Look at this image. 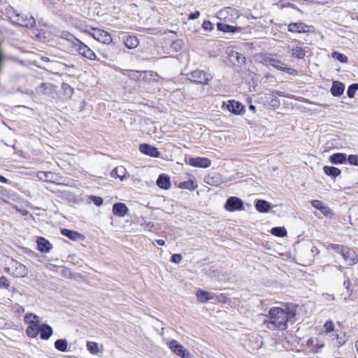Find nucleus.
I'll use <instances>...</instances> for the list:
<instances>
[{
    "instance_id": "obj_1",
    "label": "nucleus",
    "mask_w": 358,
    "mask_h": 358,
    "mask_svg": "<svg viewBox=\"0 0 358 358\" xmlns=\"http://www.w3.org/2000/svg\"><path fill=\"white\" fill-rule=\"evenodd\" d=\"M295 315V310L286 311L281 308L273 307L266 315L268 319H266L264 322L269 329L285 330L287 328L289 319Z\"/></svg>"
},
{
    "instance_id": "obj_2",
    "label": "nucleus",
    "mask_w": 358,
    "mask_h": 358,
    "mask_svg": "<svg viewBox=\"0 0 358 358\" xmlns=\"http://www.w3.org/2000/svg\"><path fill=\"white\" fill-rule=\"evenodd\" d=\"M6 13L13 24L27 28H32L36 24V20L34 17L21 13L13 7L8 8Z\"/></svg>"
},
{
    "instance_id": "obj_3",
    "label": "nucleus",
    "mask_w": 358,
    "mask_h": 358,
    "mask_svg": "<svg viewBox=\"0 0 358 358\" xmlns=\"http://www.w3.org/2000/svg\"><path fill=\"white\" fill-rule=\"evenodd\" d=\"M185 76L191 82L206 85H208L209 82L213 78L211 73L199 69L192 71L187 73Z\"/></svg>"
},
{
    "instance_id": "obj_4",
    "label": "nucleus",
    "mask_w": 358,
    "mask_h": 358,
    "mask_svg": "<svg viewBox=\"0 0 358 358\" xmlns=\"http://www.w3.org/2000/svg\"><path fill=\"white\" fill-rule=\"evenodd\" d=\"M217 17L225 22L234 23L239 17V11L231 7H225L217 13Z\"/></svg>"
},
{
    "instance_id": "obj_5",
    "label": "nucleus",
    "mask_w": 358,
    "mask_h": 358,
    "mask_svg": "<svg viewBox=\"0 0 358 358\" xmlns=\"http://www.w3.org/2000/svg\"><path fill=\"white\" fill-rule=\"evenodd\" d=\"M92 31L89 32V35L95 40L106 45L111 43L113 39L108 32L96 28H92Z\"/></svg>"
},
{
    "instance_id": "obj_6",
    "label": "nucleus",
    "mask_w": 358,
    "mask_h": 358,
    "mask_svg": "<svg viewBox=\"0 0 358 358\" xmlns=\"http://www.w3.org/2000/svg\"><path fill=\"white\" fill-rule=\"evenodd\" d=\"M74 48H76L78 52L84 57L90 60L96 59V55L94 51L80 40H77V42L74 43Z\"/></svg>"
},
{
    "instance_id": "obj_7",
    "label": "nucleus",
    "mask_w": 358,
    "mask_h": 358,
    "mask_svg": "<svg viewBox=\"0 0 358 358\" xmlns=\"http://www.w3.org/2000/svg\"><path fill=\"white\" fill-rule=\"evenodd\" d=\"M224 208L229 212L242 210L244 209L243 201L238 197L230 196L226 201Z\"/></svg>"
},
{
    "instance_id": "obj_8",
    "label": "nucleus",
    "mask_w": 358,
    "mask_h": 358,
    "mask_svg": "<svg viewBox=\"0 0 358 358\" xmlns=\"http://www.w3.org/2000/svg\"><path fill=\"white\" fill-rule=\"evenodd\" d=\"M287 30L292 33H310L314 31V27L302 22H298L290 23L288 25Z\"/></svg>"
},
{
    "instance_id": "obj_9",
    "label": "nucleus",
    "mask_w": 358,
    "mask_h": 358,
    "mask_svg": "<svg viewBox=\"0 0 358 358\" xmlns=\"http://www.w3.org/2000/svg\"><path fill=\"white\" fill-rule=\"evenodd\" d=\"M169 347L173 353L181 357L182 358H191V355L187 350H186L177 341L172 340L169 343Z\"/></svg>"
},
{
    "instance_id": "obj_10",
    "label": "nucleus",
    "mask_w": 358,
    "mask_h": 358,
    "mask_svg": "<svg viewBox=\"0 0 358 358\" xmlns=\"http://www.w3.org/2000/svg\"><path fill=\"white\" fill-rule=\"evenodd\" d=\"M341 256L348 265L352 266L358 262V255L355 250L348 246Z\"/></svg>"
},
{
    "instance_id": "obj_11",
    "label": "nucleus",
    "mask_w": 358,
    "mask_h": 358,
    "mask_svg": "<svg viewBox=\"0 0 358 358\" xmlns=\"http://www.w3.org/2000/svg\"><path fill=\"white\" fill-rule=\"evenodd\" d=\"M188 164L194 167L208 168L211 164V161L206 157H190Z\"/></svg>"
},
{
    "instance_id": "obj_12",
    "label": "nucleus",
    "mask_w": 358,
    "mask_h": 358,
    "mask_svg": "<svg viewBox=\"0 0 358 358\" xmlns=\"http://www.w3.org/2000/svg\"><path fill=\"white\" fill-rule=\"evenodd\" d=\"M139 150L143 154L152 157H159L160 155V152L156 147L147 143L141 144L139 146Z\"/></svg>"
},
{
    "instance_id": "obj_13",
    "label": "nucleus",
    "mask_w": 358,
    "mask_h": 358,
    "mask_svg": "<svg viewBox=\"0 0 358 358\" xmlns=\"http://www.w3.org/2000/svg\"><path fill=\"white\" fill-rule=\"evenodd\" d=\"M113 213L115 216L123 217L128 215L129 210L124 203H115L113 206Z\"/></svg>"
},
{
    "instance_id": "obj_14",
    "label": "nucleus",
    "mask_w": 358,
    "mask_h": 358,
    "mask_svg": "<svg viewBox=\"0 0 358 358\" xmlns=\"http://www.w3.org/2000/svg\"><path fill=\"white\" fill-rule=\"evenodd\" d=\"M310 203L313 208L320 210L325 216L332 215L331 208L322 201L320 200H312Z\"/></svg>"
},
{
    "instance_id": "obj_15",
    "label": "nucleus",
    "mask_w": 358,
    "mask_h": 358,
    "mask_svg": "<svg viewBox=\"0 0 358 358\" xmlns=\"http://www.w3.org/2000/svg\"><path fill=\"white\" fill-rule=\"evenodd\" d=\"M227 109L234 114L239 115L244 110V106L239 101L230 100L228 101Z\"/></svg>"
},
{
    "instance_id": "obj_16",
    "label": "nucleus",
    "mask_w": 358,
    "mask_h": 358,
    "mask_svg": "<svg viewBox=\"0 0 358 358\" xmlns=\"http://www.w3.org/2000/svg\"><path fill=\"white\" fill-rule=\"evenodd\" d=\"M345 90V85L340 81L336 80L332 83L330 92L334 96H341Z\"/></svg>"
},
{
    "instance_id": "obj_17",
    "label": "nucleus",
    "mask_w": 358,
    "mask_h": 358,
    "mask_svg": "<svg viewBox=\"0 0 358 358\" xmlns=\"http://www.w3.org/2000/svg\"><path fill=\"white\" fill-rule=\"evenodd\" d=\"M125 46L129 49H133L138 46L139 41L136 36L125 34L122 37Z\"/></svg>"
},
{
    "instance_id": "obj_18",
    "label": "nucleus",
    "mask_w": 358,
    "mask_h": 358,
    "mask_svg": "<svg viewBox=\"0 0 358 358\" xmlns=\"http://www.w3.org/2000/svg\"><path fill=\"white\" fill-rule=\"evenodd\" d=\"M156 183L159 187L166 190L169 189L171 186L169 176L164 173L159 176Z\"/></svg>"
},
{
    "instance_id": "obj_19",
    "label": "nucleus",
    "mask_w": 358,
    "mask_h": 358,
    "mask_svg": "<svg viewBox=\"0 0 358 358\" xmlns=\"http://www.w3.org/2000/svg\"><path fill=\"white\" fill-rule=\"evenodd\" d=\"M36 243L38 250L42 252H48L52 248V245L43 237H38L37 238Z\"/></svg>"
},
{
    "instance_id": "obj_20",
    "label": "nucleus",
    "mask_w": 358,
    "mask_h": 358,
    "mask_svg": "<svg viewBox=\"0 0 358 358\" xmlns=\"http://www.w3.org/2000/svg\"><path fill=\"white\" fill-rule=\"evenodd\" d=\"M217 28L219 31L224 33H236L241 30V27L227 24L226 23H217Z\"/></svg>"
},
{
    "instance_id": "obj_21",
    "label": "nucleus",
    "mask_w": 358,
    "mask_h": 358,
    "mask_svg": "<svg viewBox=\"0 0 358 358\" xmlns=\"http://www.w3.org/2000/svg\"><path fill=\"white\" fill-rule=\"evenodd\" d=\"M61 234L72 241H79L84 238V236L80 233L69 229H62Z\"/></svg>"
},
{
    "instance_id": "obj_22",
    "label": "nucleus",
    "mask_w": 358,
    "mask_h": 358,
    "mask_svg": "<svg viewBox=\"0 0 358 358\" xmlns=\"http://www.w3.org/2000/svg\"><path fill=\"white\" fill-rule=\"evenodd\" d=\"M38 333H40L41 339L48 340L52 335L53 331L52 328L50 325L47 324H42L41 325H39Z\"/></svg>"
},
{
    "instance_id": "obj_23",
    "label": "nucleus",
    "mask_w": 358,
    "mask_h": 358,
    "mask_svg": "<svg viewBox=\"0 0 358 358\" xmlns=\"http://www.w3.org/2000/svg\"><path fill=\"white\" fill-rule=\"evenodd\" d=\"M196 296L201 303H206L214 299L215 294L199 289L196 291Z\"/></svg>"
},
{
    "instance_id": "obj_24",
    "label": "nucleus",
    "mask_w": 358,
    "mask_h": 358,
    "mask_svg": "<svg viewBox=\"0 0 358 358\" xmlns=\"http://www.w3.org/2000/svg\"><path fill=\"white\" fill-rule=\"evenodd\" d=\"M256 210L262 213H268L271 208V203L264 199H258L255 204Z\"/></svg>"
},
{
    "instance_id": "obj_25",
    "label": "nucleus",
    "mask_w": 358,
    "mask_h": 358,
    "mask_svg": "<svg viewBox=\"0 0 358 358\" xmlns=\"http://www.w3.org/2000/svg\"><path fill=\"white\" fill-rule=\"evenodd\" d=\"M126 173V169L124 166H120L113 169L110 173V176L113 178H118L121 181H123L127 178Z\"/></svg>"
},
{
    "instance_id": "obj_26",
    "label": "nucleus",
    "mask_w": 358,
    "mask_h": 358,
    "mask_svg": "<svg viewBox=\"0 0 358 358\" xmlns=\"http://www.w3.org/2000/svg\"><path fill=\"white\" fill-rule=\"evenodd\" d=\"M289 52L293 57L296 59H303L306 54V50L299 46L288 47Z\"/></svg>"
},
{
    "instance_id": "obj_27",
    "label": "nucleus",
    "mask_w": 358,
    "mask_h": 358,
    "mask_svg": "<svg viewBox=\"0 0 358 358\" xmlns=\"http://www.w3.org/2000/svg\"><path fill=\"white\" fill-rule=\"evenodd\" d=\"M329 161L334 164H341L347 161V155L345 153H334L329 157Z\"/></svg>"
},
{
    "instance_id": "obj_28",
    "label": "nucleus",
    "mask_w": 358,
    "mask_h": 358,
    "mask_svg": "<svg viewBox=\"0 0 358 358\" xmlns=\"http://www.w3.org/2000/svg\"><path fill=\"white\" fill-rule=\"evenodd\" d=\"M138 72L140 73V76L143 75V80L146 82H150L152 78L155 81L157 82L158 79L159 78V76L155 71H141Z\"/></svg>"
},
{
    "instance_id": "obj_29",
    "label": "nucleus",
    "mask_w": 358,
    "mask_h": 358,
    "mask_svg": "<svg viewBox=\"0 0 358 358\" xmlns=\"http://www.w3.org/2000/svg\"><path fill=\"white\" fill-rule=\"evenodd\" d=\"M265 62L268 65L282 71H283L284 67L285 66V64L282 61L273 57H267L265 59Z\"/></svg>"
},
{
    "instance_id": "obj_30",
    "label": "nucleus",
    "mask_w": 358,
    "mask_h": 358,
    "mask_svg": "<svg viewBox=\"0 0 358 358\" xmlns=\"http://www.w3.org/2000/svg\"><path fill=\"white\" fill-rule=\"evenodd\" d=\"M323 171L327 176H330L332 178H336L341 173V171L338 168L331 166H324L323 167Z\"/></svg>"
},
{
    "instance_id": "obj_31",
    "label": "nucleus",
    "mask_w": 358,
    "mask_h": 358,
    "mask_svg": "<svg viewBox=\"0 0 358 358\" xmlns=\"http://www.w3.org/2000/svg\"><path fill=\"white\" fill-rule=\"evenodd\" d=\"M24 321L25 323L29 325H38L39 317L38 315L34 313H27L24 317Z\"/></svg>"
},
{
    "instance_id": "obj_32",
    "label": "nucleus",
    "mask_w": 358,
    "mask_h": 358,
    "mask_svg": "<svg viewBox=\"0 0 358 358\" xmlns=\"http://www.w3.org/2000/svg\"><path fill=\"white\" fill-rule=\"evenodd\" d=\"M55 348L60 352H66L68 348V341H66V339H57L55 342Z\"/></svg>"
},
{
    "instance_id": "obj_33",
    "label": "nucleus",
    "mask_w": 358,
    "mask_h": 358,
    "mask_svg": "<svg viewBox=\"0 0 358 358\" xmlns=\"http://www.w3.org/2000/svg\"><path fill=\"white\" fill-rule=\"evenodd\" d=\"M37 177L39 180L45 182H52L54 173L52 172L40 171L37 173Z\"/></svg>"
},
{
    "instance_id": "obj_34",
    "label": "nucleus",
    "mask_w": 358,
    "mask_h": 358,
    "mask_svg": "<svg viewBox=\"0 0 358 358\" xmlns=\"http://www.w3.org/2000/svg\"><path fill=\"white\" fill-rule=\"evenodd\" d=\"M39 332V324L38 325H29L26 329V334L29 338H36Z\"/></svg>"
},
{
    "instance_id": "obj_35",
    "label": "nucleus",
    "mask_w": 358,
    "mask_h": 358,
    "mask_svg": "<svg viewBox=\"0 0 358 358\" xmlns=\"http://www.w3.org/2000/svg\"><path fill=\"white\" fill-rule=\"evenodd\" d=\"M271 234L278 237H285L287 236V230L283 227H275L271 230Z\"/></svg>"
},
{
    "instance_id": "obj_36",
    "label": "nucleus",
    "mask_w": 358,
    "mask_h": 358,
    "mask_svg": "<svg viewBox=\"0 0 358 358\" xmlns=\"http://www.w3.org/2000/svg\"><path fill=\"white\" fill-rule=\"evenodd\" d=\"M334 334H332L331 336H334ZM335 336H336V343H335V345L336 347H340L343 345H344L346 341H348V337L346 336V334L345 333H341L340 334H335Z\"/></svg>"
},
{
    "instance_id": "obj_37",
    "label": "nucleus",
    "mask_w": 358,
    "mask_h": 358,
    "mask_svg": "<svg viewBox=\"0 0 358 358\" xmlns=\"http://www.w3.org/2000/svg\"><path fill=\"white\" fill-rule=\"evenodd\" d=\"M60 37L63 39H65L71 43H72L73 46L74 47V43L77 42V40H79L76 36H74L72 34L66 31H62L60 34Z\"/></svg>"
},
{
    "instance_id": "obj_38",
    "label": "nucleus",
    "mask_w": 358,
    "mask_h": 358,
    "mask_svg": "<svg viewBox=\"0 0 358 358\" xmlns=\"http://www.w3.org/2000/svg\"><path fill=\"white\" fill-rule=\"evenodd\" d=\"M347 246L339 245V244H334V243H329L327 248V250H333L336 253L340 254L342 255V254L344 252L345 249Z\"/></svg>"
},
{
    "instance_id": "obj_39",
    "label": "nucleus",
    "mask_w": 358,
    "mask_h": 358,
    "mask_svg": "<svg viewBox=\"0 0 358 358\" xmlns=\"http://www.w3.org/2000/svg\"><path fill=\"white\" fill-rule=\"evenodd\" d=\"M178 187L180 189L194 190L197 187V185L194 184V181L189 180L180 182Z\"/></svg>"
},
{
    "instance_id": "obj_40",
    "label": "nucleus",
    "mask_w": 358,
    "mask_h": 358,
    "mask_svg": "<svg viewBox=\"0 0 358 358\" xmlns=\"http://www.w3.org/2000/svg\"><path fill=\"white\" fill-rule=\"evenodd\" d=\"M16 264H17V266H16V275L17 277H24L25 275H27L28 273V271L26 268L25 266H24L23 264H19V263H17L16 262Z\"/></svg>"
},
{
    "instance_id": "obj_41",
    "label": "nucleus",
    "mask_w": 358,
    "mask_h": 358,
    "mask_svg": "<svg viewBox=\"0 0 358 358\" xmlns=\"http://www.w3.org/2000/svg\"><path fill=\"white\" fill-rule=\"evenodd\" d=\"M87 348L91 354L96 355L99 352L98 343L92 341H87Z\"/></svg>"
},
{
    "instance_id": "obj_42",
    "label": "nucleus",
    "mask_w": 358,
    "mask_h": 358,
    "mask_svg": "<svg viewBox=\"0 0 358 358\" xmlns=\"http://www.w3.org/2000/svg\"><path fill=\"white\" fill-rule=\"evenodd\" d=\"M331 56L334 59H336L341 63H347L348 61V59L345 55L337 51L333 52Z\"/></svg>"
},
{
    "instance_id": "obj_43",
    "label": "nucleus",
    "mask_w": 358,
    "mask_h": 358,
    "mask_svg": "<svg viewBox=\"0 0 358 358\" xmlns=\"http://www.w3.org/2000/svg\"><path fill=\"white\" fill-rule=\"evenodd\" d=\"M358 90V83L351 84L347 90V95L349 98L355 97L356 92Z\"/></svg>"
},
{
    "instance_id": "obj_44",
    "label": "nucleus",
    "mask_w": 358,
    "mask_h": 358,
    "mask_svg": "<svg viewBox=\"0 0 358 358\" xmlns=\"http://www.w3.org/2000/svg\"><path fill=\"white\" fill-rule=\"evenodd\" d=\"M171 48L176 52L180 51L182 48V42L181 40L173 41L171 44Z\"/></svg>"
},
{
    "instance_id": "obj_45",
    "label": "nucleus",
    "mask_w": 358,
    "mask_h": 358,
    "mask_svg": "<svg viewBox=\"0 0 358 358\" xmlns=\"http://www.w3.org/2000/svg\"><path fill=\"white\" fill-rule=\"evenodd\" d=\"M231 57H235L237 64L240 65L245 63V57L243 54L235 52L231 55Z\"/></svg>"
},
{
    "instance_id": "obj_46",
    "label": "nucleus",
    "mask_w": 358,
    "mask_h": 358,
    "mask_svg": "<svg viewBox=\"0 0 358 358\" xmlns=\"http://www.w3.org/2000/svg\"><path fill=\"white\" fill-rule=\"evenodd\" d=\"M347 161L350 165L358 166V155H350L347 157Z\"/></svg>"
},
{
    "instance_id": "obj_47",
    "label": "nucleus",
    "mask_w": 358,
    "mask_h": 358,
    "mask_svg": "<svg viewBox=\"0 0 358 358\" xmlns=\"http://www.w3.org/2000/svg\"><path fill=\"white\" fill-rule=\"evenodd\" d=\"M90 200L92 202H93L94 204H95L96 206H100L103 203V199L101 197L97 196H90Z\"/></svg>"
},
{
    "instance_id": "obj_48",
    "label": "nucleus",
    "mask_w": 358,
    "mask_h": 358,
    "mask_svg": "<svg viewBox=\"0 0 358 358\" xmlns=\"http://www.w3.org/2000/svg\"><path fill=\"white\" fill-rule=\"evenodd\" d=\"M324 328L327 333H331V332L334 331V322L331 320L327 321L324 325Z\"/></svg>"
},
{
    "instance_id": "obj_49",
    "label": "nucleus",
    "mask_w": 358,
    "mask_h": 358,
    "mask_svg": "<svg viewBox=\"0 0 358 358\" xmlns=\"http://www.w3.org/2000/svg\"><path fill=\"white\" fill-rule=\"evenodd\" d=\"M10 287V283L8 280L4 277L2 276L0 278V288L1 289H8Z\"/></svg>"
},
{
    "instance_id": "obj_50",
    "label": "nucleus",
    "mask_w": 358,
    "mask_h": 358,
    "mask_svg": "<svg viewBox=\"0 0 358 358\" xmlns=\"http://www.w3.org/2000/svg\"><path fill=\"white\" fill-rule=\"evenodd\" d=\"M202 28L207 31H210L213 29L214 27L213 23L209 20H204L202 24Z\"/></svg>"
},
{
    "instance_id": "obj_51",
    "label": "nucleus",
    "mask_w": 358,
    "mask_h": 358,
    "mask_svg": "<svg viewBox=\"0 0 358 358\" xmlns=\"http://www.w3.org/2000/svg\"><path fill=\"white\" fill-rule=\"evenodd\" d=\"M344 277H345V280L343 282V285L345 287L348 292L350 295L352 293V289L350 287V280L349 277L347 276L346 273H344Z\"/></svg>"
},
{
    "instance_id": "obj_52",
    "label": "nucleus",
    "mask_w": 358,
    "mask_h": 358,
    "mask_svg": "<svg viewBox=\"0 0 358 358\" xmlns=\"http://www.w3.org/2000/svg\"><path fill=\"white\" fill-rule=\"evenodd\" d=\"M282 71L286 72L287 73H288L291 76H296L298 75V71L296 69L289 68V67H287L286 65L285 66Z\"/></svg>"
},
{
    "instance_id": "obj_53",
    "label": "nucleus",
    "mask_w": 358,
    "mask_h": 358,
    "mask_svg": "<svg viewBox=\"0 0 358 358\" xmlns=\"http://www.w3.org/2000/svg\"><path fill=\"white\" fill-rule=\"evenodd\" d=\"M182 257L180 254H174L171 257V261L173 263L178 264L181 262Z\"/></svg>"
},
{
    "instance_id": "obj_54",
    "label": "nucleus",
    "mask_w": 358,
    "mask_h": 358,
    "mask_svg": "<svg viewBox=\"0 0 358 358\" xmlns=\"http://www.w3.org/2000/svg\"><path fill=\"white\" fill-rule=\"evenodd\" d=\"M48 89H49V85L46 84L45 83H43L39 86L38 92H41V93H43V94H46L47 93V90Z\"/></svg>"
},
{
    "instance_id": "obj_55",
    "label": "nucleus",
    "mask_w": 358,
    "mask_h": 358,
    "mask_svg": "<svg viewBox=\"0 0 358 358\" xmlns=\"http://www.w3.org/2000/svg\"><path fill=\"white\" fill-rule=\"evenodd\" d=\"M280 105V99L278 97H273L271 99L270 106L273 108H278Z\"/></svg>"
},
{
    "instance_id": "obj_56",
    "label": "nucleus",
    "mask_w": 358,
    "mask_h": 358,
    "mask_svg": "<svg viewBox=\"0 0 358 358\" xmlns=\"http://www.w3.org/2000/svg\"><path fill=\"white\" fill-rule=\"evenodd\" d=\"M138 71H131L130 74L129 75V77L134 80H138L140 78V73L138 72Z\"/></svg>"
},
{
    "instance_id": "obj_57",
    "label": "nucleus",
    "mask_w": 358,
    "mask_h": 358,
    "mask_svg": "<svg viewBox=\"0 0 358 358\" xmlns=\"http://www.w3.org/2000/svg\"><path fill=\"white\" fill-rule=\"evenodd\" d=\"M200 16V12L196 10L189 14V20H196Z\"/></svg>"
},
{
    "instance_id": "obj_58",
    "label": "nucleus",
    "mask_w": 358,
    "mask_h": 358,
    "mask_svg": "<svg viewBox=\"0 0 358 358\" xmlns=\"http://www.w3.org/2000/svg\"><path fill=\"white\" fill-rule=\"evenodd\" d=\"M145 226L148 227V228H150V229H152L154 227L155 224L152 222H145Z\"/></svg>"
},
{
    "instance_id": "obj_59",
    "label": "nucleus",
    "mask_w": 358,
    "mask_h": 358,
    "mask_svg": "<svg viewBox=\"0 0 358 358\" xmlns=\"http://www.w3.org/2000/svg\"><path fill=\"white\" fill-rule=\"evenodd\" d=\"M8 180L4 176L0 175V182L2 183H8Z\"/></svg>"
},
{
    "instance_id": "obj_60",
    "label": "nucleus",
    "mask_w": 358,
    "mask_h": 358,
    "mask_svg": "<svg viewBox=\"0 0 358 358\" xmlns=\"http://www.w3.org/2000/svg\"><path fill=\"white\" fill-rule=\"evenodd\" d=\"M156 243L159 245H165V241L162 239H158L156 241Z\"/></svg>"
},
{
    "instance_id": "obj_61",
    "label": "nucleus",
    "mask_w": 358,
    "mask_h": 358,
    "mask_svg": "<svg viewBox=\"0 0 358 358\" xmlns=\"http://www.w3.org/2000/svg\"><path fill=\"white\" fill-rule=\"evenodd\" d=\"M249 109H250V110H252L253 113H255V112H256V107H255V106H254V105H252V104H250V105L249 106Z\"/></svg>"
},
{
    "instance_id": "obj_62",
    "label": "nucleus",
    "mask_w": 358,
    "mask_h": 358,
    "mask_svg": "<svg viewBox=\"0 0 358 358\" xmlns=\"http://www.w3.org/2000/svg\"><path fill=\"white\" fill-rule=\"evenodd\" d=\"M338 270H339V271H342V270H343V266H338Z\"/></svg>"
},
{
    "instance_id": "obj_63",
    "label": "nucleus",
    "mask_w": 358,
    "mask_h": 358,
    "mask_svg": "<svg viewBox=\"0 0 358 358\" xmlns=\"http://www.w3.org/2000/svg\"><path fill=\"white\" fill-rule=\"evenodd\" d=\"M357 20H358V16H357Z\"/></svg>"
}]
</instances>
